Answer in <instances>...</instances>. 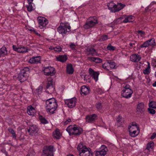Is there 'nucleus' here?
I'll list each match as a JSON object with an SVG mask.
<instances>
[{
	"label": "nucleus",
	"mask_w": 156,
	"mask_h": 156,
	"mask_svg": "<svg viewBox=\"0 0 156 156\" xmlns=\"http://www.w3.org/2000/svg\"><path fill=\"white\" fill-rule=\"evenodd\" d=\"M55 99L52 98L47 100L46 101L47 111L51 114L54 113L57 107V102Z\"/></svg>",
	"instance_id": "1"
},
{
	"label": "nucleus",
	"mask_w": 156,
	"mask_h": 156,
	"mask_svg": "<svg viewBox=\"0 0 156 156\" xmlns=\"http://www.w3.org/2000/svg\"><path fill=\"white\" fill-rule=\"evenodd\" d=\"M80 156H93L90 148H87L86 146L83 145L82 143H80L77 148Z\"/></svg>",
	"instance_id": "2"
},
{
	"label": "nucleus",
	"mask_w": 156,
	"mask_h": 156,
	"mask_svg": "<svg viewBox=\"0 0 156 156\" xmlns=\"http://www.w3.org/2000/svg\"><path fill=\"white\" fill-rule=\"evenodd\" d=\"M57 30L64 37L66 33L71 31V27L67 23H61L57 28Z\"/></svg>",
	"instance_id": "3"
},
{
	"label": "nucleus",
	"mask_w": 156,
	"mask_h": 156,
	"mask_svg": "<svg viewBox=\"0 0 156 156\" xmlns=\"http://www.w3.org/2000/svg\"><path fill=\"white\" fill-rule=\"evenodd\" d=\"M70 136L74 135L77 136L81 134L83 131L82 129L80 127H73L71 125L68 126L66 129Z\"/></svg>",
	"instance_id": "4"
},
{
	"label": "nucleus",
	"mask_w": 156,
	"mask_h": 156,
	"mask_svg": "<svg viewBox=\"0 0 156 156\" xmlns=\"http://www.w3.org/2000/svg\"><path fill=\"white\" fill-rule=\"evenodd\" d=\"M131 87L128 84H126L123 88L121 91L122 96L126 98H128L131 97L133 93Z\"/></svg>",
	"instance_id": "5"
},
{
	"label": "nucleus",
	"mask_w": 156,
	"mask_h": 156,
	"mask_svg": "<svg viewBox=\"0 0 156 156\" xmlns=\"http://www.w3.org/2000/svg\"><path fill=\"white\" fill-rule=\"evenodd\" d=\"M90 20L87 21L84 25V28L86 29L93 27L98 23V20L96 17H91L90 18Z\"/></svg>",
	"instance_id": "6"
},
{
	"label": "nucleus",
	"mask_w": 156,
	"mask_h": 156,
	"mask_svg": "<svg viewBox=\"0 0 156 156\" xmlns=\"http://www.w3.org/2000/svg\"><path fill=\"white\" fill-rule=\"evenodd\" d=\"M43 70L44 74L47 76H53L56 73L55 68L51 66L45 67Z\"/></svg>",
	"instance_id": "7"
},
{
	"label": "nucleus",
	"mask_w": 156,
	"mask_h": 156,
	"mask_svg": "<svg viewBox=\"0 0 156 156\" xmlns=\"http://www.w3.org/2000/svg\"><path fill=\"white\" fill-rule=\"evenodd\" d=\"M37 20L39 25V27L41 29L45 27L48 23L47 19L43 17L38 16L37 18Z\"/></svg>",
	"instance_id": "8"
},
{
	"label": "nucleus",
	"mask_w": 156,
	"mask_h": 156,
	"mask_svg": "<svg viewBox=\"0 0 156 156\" xmlns=\"http://www.w3.org/2000/svg\"><path fill=\"white\" fill-rule=\"evenodd\" d=\"M65 104L69 108H72L75 107L76 103V99L75 98L65 100Z\"/></svg>",
	"instance_id": "9"
},
{
	"label": "nucleus",
	"mask_w": 156,
	"mask_h": 156,
	"mask_svg": "<svg viewBox=\"0 0 156 156\" xmlns=\"http://www.w3.org/2000/svg\"><path fill=\"white\" fill-rule=\"evenodd\" d=\"M97 115L95 114L92 115H87L85 117L86 122L89 123H92L95 122L98 119Z\"/></svg>",
	"instance_id": "10"
},
{
	"label": "nucleus",
	"mask_w": 156,
	"mask_h": 156,
	"mask_svg": "<svg viewBox=\"0 0 156 156\" xmlns=\"http://www.w3.org/2000/svg\"><path fill=\"white\" fill-rule=\"evenodd\" d=\"M101 149V150L96 152V156H105L106 154V152L108 151V148L106 146L104 145H102Z\"/></svg>",
	"instance_id": "11"
},
{
	"label": "nucleus",
	"mask_w": 156,
	"mask_h": 156,
	"mask_svg": "<svg viewBox=\"0 0 156 156\" xmlns=\"http://www.w3.org/2000/svg\"><path fill=\"white\" fill-rule=\"evenodd\" d=\"M136 112L138 113H144L145 111V105L143 102L139 103L137 105Z\"/></svg>",
	"instance_id": "12"
},
{
	"label": "nucleus",
	"mask_w": 156,
	"mask_h": 156,
	"mask_svg": "<svg viewBox=\"0 0 156 156\" xmlns=\"http://www.w3.org/2000/svg\"><path fill=\"white\" fill-rule=\"evenodd\" d=\"M89 73L90 75L92 76L96 82L98 80V77L99 73L98 72L94 71L93 69L91 68H90L89 69Z\"/></svg>",
	"instance_id": "13"
},
{
	"label": "nucleus",
	"mask_w": 156,
	"mask_h": 156,
	"mask_svg": "<svg viewBox=\"0 0 156 156\" xmlns=\"http://www.w3.org/2000/svg\"><path fill=\"white\" fill-rule=\"evenodd\" d=\"M90 89L89 87L83 86L81 87L80 93L82 95H86L89 94Z\"/></svg>",
	"instance_id": "14"
},
{
	"label": "nucleus",
	"mask_w": 156,
	"mask_h": 156,
	"mask_svg": "<svg viewBox=\"0 0 156 156\" xmlns=\"http://www.w3.org/2000/svg\"><path fill=\"white\" fill-rule=\"evenodd\" d=\"M41 57L40 56L33 57L29 61L31 64H37L41 62Z\"/></svg>",
	"instance_id": "15"
},
{
	"label": "nucleus",
	"mask_w": 156,
	"mask_h": 156,
	"mask_svg": "<svg viewBox=\"0 0 156 156\" xmlns=\"http://www.w3.org/2000/svg\"><path fill=\"white\" fill-rule=\"evenodd\" d=\"M38 130V128L35 126H32L29 128L28 131L30 135L33 136L34 134L37 133Z\"/></svg>",
	"instance_id": "16"
},
{
	"label": "nucleus",
	"mask_w": 156,
	"mask_h": 156,
	"mask_svg": "<svg viewBox=\"0 0 156 156\" xmlns=\"http://www.w3.org/2000/svg\"><path fill=\"white\" fill-rule=\"evenodd\" d=\"M87 59L90 62H94L95 63H100L102 62V60L98 57H88Z\"/></svg>",
	"instance_id": "17"
},
{
	"label": "nucleus",
	"mask_w": 156,
	"mask_h": 156,
	"mask_svg": "<svg viewBox=\"0 0 156 156\" xmlns=\"http://www.w3.org/2000/svg\"><path fill=\"white\" fill-rule=\"evenodd\" d=\"M141 58L140 55H133L130 57V60L133 62H137L140 60Z\"/></svg>",
	"instance_id": "18"
},
{
	"label": "nucleus",
	"mask_w": 156,
	"mask_h": 156,
	"mask_svg": "<svg viewBox=\"0 0 156 156\" xmlns=\"http://www.w3.org/2000/svg\"><path fill=\"white\" fill-rule=\"evenodd\" d=\"M128 129L129 134L131 137H134L138 135V133H137V131L136 130H133V129H134V128L132 127L131 126H129Z\"/></svg>",
	"instance_id": "19"
},
{
	"label": "nucleus",
	"mask_w": 156,
	"mask_h": 156,
	"mask_svg": "<svg viewBox=\"0 0 156 156\" xmlns=\"http://www.w3.org/2000/svg\"><path fill=\"white\" fill-rule=\"evenodd\" d=\"M28 76L26 75L22 74L20 72L18 74L17 78L20 82H23L27 79Z\"/></svg>",
	"instance_id": "20"
},
{
	"label": "nucleus",
	"mask_w": 156,
	"mask_h": 156,
	"mask_svg": "<svg viewBox=\"0 0 156 156\" xmlns=\"http://www.w3.org/2000/svg\"><path fill=\"white\" fill-rule=\"evenodd\" d=\"M46 88L47 89L50 90V92L51 93L53 92L54 88L53 87L52 84V79L48 81V82L47 83Z\"/></svg>",
	"instance_id": "21"
},
{
	"label": "nucleus",
	"mask_w": 156,
	"mask_h": 156,
	"mask_svg": "<svg viewBox=\"0 0 156 156\" xmlns=\"http://www.w3.org/2000/svg\"><path fill=\"white\" fill-rule=\"evenodd\" d=\"M57 60L62 62H65L67 59V57L66 55H60L56 57Z\"/></svg>",
	"instance_id": "22"
},
{
	"label": "nucleus",
	"mask_w": 156,
	"mask_h": 156,
	"mask_svg": "<svg viewBox=\"0 0 156 156\" xmlns=\"http://www.w3.org/2000/svg\"><path fill=\"white\" fill-rule=\"evenodd\" d=\"M35 109L31 105L29 106L27 109V113L30 115H34Z\"/></svg>",
	"instance_id": "23"
},
{
	"label": "nucleus",
	"mask_w": 156,
	"mask_h": 156,
	"mask_svg": "<svg viewBox=\"0 0 156 156\" xmlns=\"http://www.w3.org/2000/svg\"><path fill=\"white\" fill-rule=\"evenodd\" d=\"M43 152L42 156H53V153L50 151L49 150L48 151L46 148H44V147L43 148Z\"/></svg>",
	"instance_id": "24"
},
{
	"label": "nucleus",
	"mask_w": 156,
	"mask_h": 156,
	"mask_svg": "<svg viewBox=\"0 0 156 156\" xmlns=\"http://www.w3.org/2000/svg\"><path fill=\"white\" fill-rule=\"evenodd\" d=\"M67 73L69 74H72L74 72V69L72 65L71 64H68L66 66Z\"/></svg>",
	"instance_id": "25"
},
{
	"label": "nucleus",
	"mask_w": 156,
	"mask_h": 156,
	"mask_svg": "<svg viewBox=\"0 0 156 156\" xmlns=\"http://www.w3.org/2000/svg\"><path fill=\"white\" fill-rule=\"evenodd\" d=\"M53 135L54 138L58 139L60 138L61 134L60 133L59 130L56 129L55 132H53Z\"/></svg>",
	"instance_id": "26"
},
{
	"label": "nucleus",
	"mask_w": 156,
	"mask_h": 156,
	"mask_svg": "<svg viewBox=\"0 0 156 156\" xmlns=\"http://www.w3.org/2000/svg\"><path fill=\"white\" fill-rule=\"evenodd\" d=\"M86 50L87 52H88L89 54L94 56L96 53V50L94 48L88 47H87Z\"/></svg>",
	"instance_id": "27"
},
{
	"label": "nucleus",
	"mask_w": 156,
	"mask_h": 156,
	"mask_svg": "<svg viewBox=\"0 0 156 156\" xmlns=\"http://www.w3.org/2000/svg\"><path fill=\"white\" fill-rule=\"evenodd\" d=\"M107 5L108 9L111 10L112 12V10L113 11L114 9H115L117 7V5L115 4L113 2H110V3L108 4Z\"/></svg>",
	"instance_id": "28"
},
{
	"label": "nucleus",
	"mask_w": 156,
	"mask_h": 156,
	"mask_svg": "<svg viewBox=\"0 0 156 156\" xmlns=\"http://www.w3.org/2000/svg\"><path fill=\"white\" fill-rule=\"evenodd\" d=\"M117 7L115 9H114L113 11H112V12H115L120 10L123 9L125 6V5L122 4L121 3H119L117 5Z\"/></svg>",
	"instance_id": "29"
},
{
	"label": "nucleus",
	"mask_w": 156,
	"mask_h": 156,
	"mask_svg": "<svg viewBox=\"0 0 156 156\" xmlns=\"http://www.w3.org/2000/svg\"><path fill=\"white\" fill-rule=\"evenodd\" d=\"M134 20V17L132 16H129L126 18L124 20H123V22L126 23L127 22H132Z\"/></svg>",
	"instance_id": "30"
},
{
	"label": "nucleus",
	"mask_w": 156,
	"mask_h": 156,
	"mask_svg": "<svg viewBox=\"0 0 156 156\" xmlns=\"http://www.w3.org/2000/svg\"><path fill=\"white\" fill-rule=\"evenodd\" d=\"M7 51L5 46L2 47L0 49V55L1 57L7 55Z\"/></svg>",
	"instance_id": "31"
},
{
	"label": "nucleus",
	"mask_w": 156,
	"mask_h": 156,
	"mask_svg": "<svg viewBox=\"0 0 156 156\" xmlns=\"http://www.w3.org/2000/svg\"><path fill=\"white\" fill-rule=\"evenodd\" d=\"M29 71V69L28 67H25L23 69L20 70V72L22 74H24L28 76V73Z\"/></svg>",
	"instance_id": "32"
},
{
	"label": "nucleus",
	"mask_w": 156,
	"mask_h": 156,
	"mask_svg": "<svg viewBox=\"0 0 156 156\" xmlns=\"http://www.w3.org/2000/svg\"><path fill=\"white\" fill-rule=\"evenodd\" d=\"M154 145V143L153 141H150L147 143V145L146 149L148 150H149L150 149H153Z\"/></svg>",
	"instance_id": "33"
},
{
	"label": "nucleus",
	"mask_w": 156,
	"mask_h": 156,
	"mask_svg": "<svg viewBox=\"0 0 156 156\" xmlns=\"http://www.w3.org/2000/svg\"><path fill=\"white\" fill-rule=\"evenodd\" d=\"M148 66L146 69L143 70V73L145 74H149L150 72V65L149 62H147Z\"/></svg>",
	"instance_id": "34"
},
{
	"label": "nucleus",
	"mask_w": 156,
	"mask_h": 156,
	"mask_svg": "<svg viewBox=\"0 0 156 156\" xmlns=\"http://www.w3.org/2000/svg\"><path fill=\"white\" fill-rule=\"evenodd\" d=\"M39 118L41 123L43 124H46L48 123V121L43 116L40 115Z\"/></svg>",
	"instance_id": "35"
},
{
	"label": "nucleus",
	"mask_w": 156,
	"mask_h": 156,
	"mask_svg": "<svg viewBox=\"0 0 156 156\" xmlns=\"http://www.w3.org/2000/svg\"><path fill=\"white\" fill-rule=\"evenodd\" d=\"M8 130L12 134L13 138L16 140V135L14 130L11 128H9L8 129Z\"/></svg>",
	"instance_id": "36"
},
{
	"label": "nucleus",
	"mask_w": 156,
	"mask_h": 156,
	"mask_svg": "<svg viewBox=\"0 0 156 156\" xmlns=\"http://www.w3.org/2000/svg\"><path fill=\"white\" fill-rule=\"evenodd\" d=\"M108 38V35H104L101 36L98 39V41L100 42L107 40Z\"/></svg>",
	"instance_id": "37"
},
{
	"label": "nucleus",
	"mask_w": 156,
	"mask_h": 156,
	"mask_svg": "<svg viewBox=\"0 0 156 156\" xmlns=\"http://www.w3.org/2000/svg\"><path fill=\"white\" fill-rule=\"evenodd\" d=\"M20 51L19 53H25L27 52L28 50L27 49V48H26L24 46H20Z\"/></svg>",
	"instance_id": "38"
},
{
	"label": "nucleus",
	"mask_w": 156,
	"mask_h": 156,
	"mask_svg": "<svg viewBox=\"0 0 156 156\" xmlns=\"http://www.w3.org/2000/svg\"><path fill=\"white\" fill-rule=\"evenodd\" d=\"M151 40H147L144 42L143 44H141L140 47V48L147 47L149 46V44L148 43L150 42Z\"/></svg>",
	"instance_id": "39"
},
{
	"label": "nucleus",
	"mask_w": 156,
	"mask_h": 156,
	"mask_svg": "<svg viewBox=\"0 0 156 156\" xmlns=\"http://www.w3.org/2000/svg\"><path fill=\"white\" fill-rule=\"evenodd\" d=\"M96 107L98 110L102 109V103L101 102H98L96 104Z\"/></svg>",
	"instance_id": "40"
},
{
	"label": "nucleus",
	"mask_w": 156,
	"mask_h": 156,
	"mask_svg": "<svg viewBox=\"0 0 156 156\" xmlns=\"http://www.w3.org/2000/svg\"><path fill=\"white\" fill-rule=\"evenodd\" d=\"M149 106L152 108H156V102L154 101H151L149 104Z\"/></svg>",
	"instance_id": "41"
},
{
	"label": "nucleus",
	"mask_w": 156,
	"mask_h": 156,
	"mask_svg": "<svg viewBox=\"0 0 156 156\" xmlns=\"http://www.w3.org/2000/svg\"><path fill=\"white\" fill-rule=\"evenodd\" d=\"M109 63V68H110V69L115 68V63L113 62H108Z\"/></svg>",
	"instance_id": "42"
},
{
	"label": "nucleus",
	"mask_w": 156,
	"mask_h": 156,
	"mask_svg": "<svg viewBox=\"0 0 156 156\" xmlns=\"http://www.w3.org/2000/svg\"><path fill=\"white\" fill-rule=\"evenodd\" d=\"M44 147V148H46L48 151L49 150L52 153H53V149L54 147L53 146H45Z\"/></svg>",
	"instance_id": "43"
},
{
	"label": "nucleus",
	"mask_w": 156,
	"mask_h": 156,
	"mask_svg": "<svg viewBox=\"0 0 156 156\" xmlns=\"http://www.w3.org/2000/svg\"><path fill=\"white\" fill-rule=\"evenodd\" d=\"M148 40H151L150 42L148 43V44H149V46H155L156 44H155V40L154 38H152Z\"/></svg>",
	"instance_id": "44"
},
{
	"label": "nucleus",
	"mask_w": 156,
	"mask_h": 156,
	"mask_svg": "<svg viewBox=\"0 0 156 156\" xmlns=\"http://www.w3.org/2000/svg\"><path fill=\"white\" fill-rule=\"evenodd\" d=\"M123 19L122 17H119L116 20H114V23L117 24L120 23L122 22H123V21L121 20Z\"/></svg>",
	"instance_id": "45"
},
{
	"label": "nucleus",
	"mask_w": 156,
	"mask_h": 156,
	"mask_svg": "<svg viewBox=\"0 0 156 156\" xmlns=\"http://www.w3.org/2000/svg\"><path fill=\"white\" fill-rule=\"evenodd\" d=\"M102 67L107 70H109L110 69L109 63L108 62L105 63L102 65Z\"/></svg>",
	"instance_id": "46"
},
{
	"label": "nucleus",
	"mask_w": 156,
	"mask_h": 156,
	"mask_svg": "<svg viewBox=\"0 0 156 156\" xmlns=\"http://www.w3.org/2000/svg\"><path fill=\"white\" fill-rule=\"evenodd\" d=\"M13 49L15 51H17L18 52H19V51H20V46L18 47H17L15 45H13L12 46Z\"/></svg>",
	"instance_id": "47"
},
{
	"label": "nucleus",
	"mask_w": 156,
	"mask_h": 156,
	"mask_svg": "<svg viewBox=\"0 0 156 156\" xmlns=\"http://www.w3.org/2000/svg\"><path fill=\"white\" fill-rule=\"evenodd\" d=\"M147 110L151 114H154L156 112L155 110L152 108H148Z\"/></svg>",
	"instance_id": "48"
},
{
	"label": "nucleus",
	"mask_w": 156,
	"mask_h": 156,
	"mask_svg": "<svg viewBox=\"0 0 156 156\" xmlns=\"http://www.w3.org/2000/svg\"><path fill=\"white\" fill-rule=\"evenodd\" d=\"M26 7L28 11L29 12H30L33 10V7L32 5V4H29V5H27Z\"/></svg>",
	"instance_id": "49"
},
{
	"label": "nucleus",
	"mask_w": 156,
	"mask_h": 156,
	"mask_svg": "<svg viewBox=\"0 0 156 156\" xmlns=\"http://www.w3.org/2000/svg\"><path fill=\"white\" fill-rule=\"evenodd\" d=\"M69 47L73 50H75L76 49V45L74 43H71L69 45Z\"/></svg>",
	"instance_id": "50"
},
{
	"label": "nucleus",
	"mask_w": 156,
	"mask_h": 156,
	"mask_svg": "<svg viewBox=\"0 0 156 156\" xmlns=\"http://www.w3.org/2000/svg\"><path fill=\"white\" fill-rule=\"evenodd\" d=\"M62 48L59 46H58L54 47V51H56L60 52L61 51Z\"/></svg>",
	"instance_id": "51"
},
{
	"label": "nucleus",
	"mask_w": 156,
	"mask_h": 156,
	"mask_svg": "<svg viewBox=\"0 0 156 156\" xmlns=\"http://www.w3.org/2000/svg\"><path fill=\"white\" fill-rule=\"evenodd\" d=\"M137 32L138 34H140V35L141 37L143 36L145 34V32L141 30H138L137 31Z\"/></svg>",
	"instance_id": "52"
},
{
	"label": "nucleus",
	"mask_w": 156,
	"mask_h": 156,
	"mask_svg": "<svg viewBox=\"0 0 156 156\" xmlns=\"http://www.w3.org/2000/svg\"><path fill=\"white\" fill-rule=\"evenodd\" d=\"M107 49L109 50H114L115 47L111 45H108L107 47Z\"/></svg>",
	"instance_id": "53"
},
{
	"label": "nucleus",
	"mask_w": 156,
	"mask_h": 156,
	"mask_svg": "<svg viewBox=\"0 0 156 156\" xmlns=\"http://www.w3.org/2000/svg\"><path fill=\"white\" fill-rule=\"evenodd\" d=\"M42 88L43 87L42 86H40L37 89V91L38 94H40L41 92Z\"/></svg>",
	"instance_id": "54"
},
{
	"label": "nucleus",
	"mask_w": 156,
	"mask_h": 156,
	"mask_svg": "<svg viewBox=\"0 0 156 156\" xmlns=\"http://www.w3.org/2000/svg\"><path fill=\"white\" fill-rule=\"evenodd\" d=\"M71 122V119L69 118V119H68L66 120L64 122V125H66L68 124V123Z\"/></svg>",
	"instance_id": "55"
},
{
	"label": "nucleus",
	"mask_w": 156,
	"mask_h": 156,
	"mask_svg": "<svg viewBox=\"0 0 156 156\" xmlns=\"http://www.w3.org/2000/svg\"><path fill=\"white\" fill-rule=\"evenodd\" d=\"M132 127H133H133H135L136 129H137V130H138L139 128L137 126V124L135 122H133L132 124Z\"/></svg>",
	"instance_id": "56"
},
{
	"label": "nucleus",
	"mask_w": 156,
	"mask_h": 156,
	"mask_svg": "<svg viewBox=\"0 0 156 156\" xmlns=\"http://www.w3.org/2000/svg\"><path fill=\"white\" fill-rule=\"evenodd\" d=\"M121 117L120 116V115H119L118 116V117L117 118L116 120L117 122L118 123L119 122L121 121Z\"/></svg>",
	"instance_id": "57"
},
{
	"label": "nucleus",
	"mask_w": 156,
	"mask_h": 156,
	"mask_svg": "<svg viewBox=\"0 0 156 156\" xmlns=\"http://www.w3.org/2000/svg\"><path fill=\"white\" fill-rule=\"evenodd\" d=\"M156 137V133H154L151 136L150 138L152 139H154Z\"/></svg>",
	"instance_id": "58"
},
{
	"label": "nucleus",
	"mask_w": 156,
	"mask_h": 156,
	"mask_svg": "<svg viewBox=\"0 0 156 156\" xmlns=\"http://www.w3.org/2000/svg\"><path fill=\"white\" fill-rule=\"evenodd\" d=\"M132 43L130 42L129 43V45L130 47H133V45H135V43L136 42L135 41H132Z\"/></svg>",
	"instance_id": "59"
},
{
	"label": "nucleus",
	"mask_w": 156,
	"mask_h": 156,
	"mask_svg": "<svg viewBox=\"0 0 156 156\" xmlns=\"http://www.w3.org/2000/svg\"><path fill=\"white\" fill-rule=\"evenodd\" d=\"M34 33L37 34V35L39 36H41V34H39L35 30H34Z\"/></svg>",
	"instance_id": "60"
},
{
	"label": "nucleus",
	"mask_w": 156,
	"mask_h": 156,
	"mask_svg": "<svg viewBox=\"0 0 156 156\" xmlns=\"http://www.w3.org/2000/svg\"><path fill=\"white\" fill-rule=\"evenodd\" d=\"M33 0H28V4H32Z\"/></svg>",
	"instance_id": "61"
},
{
	"label": "nucleus",
	"mask_w": 156,
	"mask_h": 156,
	"mask_svg": "<svg viewBox=\"0 0 156 156\" xmlns=\"http://www.w3.org/2000/svg\"><path fill=\"white\" fill-rule=\"evenodd\" d=\"M54 47H55L50 46L49 48V49L51 50H54Z\"/></svg>",
	"instance_id": "62"
},
{
	"label": "nucleus",
	"mask_w": 156,
	"mask_h": 156,
	"mask_svg": "<svg viewBox=\"0 0 156 156\" xmlns=\"http://www.w3.org/2000/svg\"><path fill=\"white\" fill-rule=\"evenodd\" d=\"M152 86L154 87H156V81L152 84Z\"/></svg>",
	"instance_id": "63"
},
{
	"label": "nucleus",
	"mask_w": 156,
	"mask_h": 156,
	"mask_svg": "<svg viewBox=\"0 0 156 156\" xmlns=\"http://www.w3.org/2000/svg\"><path fill=\"white\" fill-rule=\"evenodd\" d=\"M67 156H74L73 155H67Z\"/></svg>",
	"instance_id": "64"
}]
</instances>
